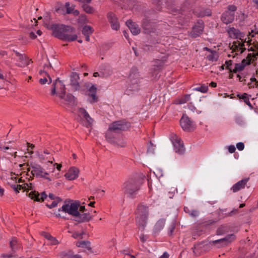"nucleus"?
Here are the masks:
<instances>
[{"instance_id":"63","label":"nucleus","mask_w":258,"mask_h":258,"mask_svg":"<svg viewBox=\"0 0 258 258\" xmlns=\"http://www.w3.org/2000/svg\"><path fill=\"white\" fill-rule=\"evenodd\" d=\"M253 3L258 8V0H252Z\"/></svg>"},{"instance_id":"47","label":"nucleus","mask_w":258,"mask_h":258,"mask_svg":"<svg viewBox=\"0 0 258 258\" xmlns=\"http://www.w3.org/2000/svg\"><path fill=\"white\" fill-rule=\"evenodd\" d=\"M237 8L234 5H230L228 7V10L229 12L234 13V12L236 10Z\"/></svg>"},{"instance_id":"36","label":"nucleus","mask_w":258,"mask_h":258,"mask_svg":"<svg viewBox=\"0 0 258 258\" xmlns=\"http://www.w3.org/2000/svg\"><path fill=\"white\" fill-rule=\"evenodd\" d=\"M199 17L209 16L211 15V12L209 9L202 10L199 14H197Z\"/></svg>"},{"instance_id":"1","label":"nucleus","mask_w":258,"mask_h":258,"mask_svg":"<svg viewBox=\"0 0 258 258\" xmlns=\"http://www.w3.org/2000/svg\"><path fill=\"white\" fill-rule=\"evenodd\" d=\"M80 204L81 203L79 201H76L75 202H66L58 211L75 217L79 222L90 220L91 219V216L89 213L81 214L79 211L78 208Z\"/></svg>"},{"instance_id":"33","label":"nucleus","mask_w":258,"mask_h":258,"mask_svg":"<svg viewBox=\"0 0 258 258\" xmlns=\"http://www.w3.org/2000/svg\"><path fill=\"white\" fill-rule=\"evenodd\" d=\"M76 245L79 247H82L87 249H90V243L87 241H78L76 243Z\"/></svg>"},{"instance_id":"49","label":"nucleus","mask_w":258,"mask_h":258,"mask_svg":"<svg viewBox=\"0 0 258 258\" xmlns=\"http://www.w3.org/2000/svg\"><path fill=\"white\" fill-rule=\"evenodd\" d=\"M50 243L51 245H56L59 243V241L55 237H52L50 240H49Z\"/></svg>"},{"instance_id":"61","label":"nucleus","mask_w":258,"mask_h":258,"mask_svg":"<svg viewBox=\"0 0 258 258\" xmlns=\"http://www.w3.org/2000/svg\"><path fill=\"white\" fill-rule=\"evenodd\" d=\"M210 85L212 87H216V86H217V84L216 83L214 82H212L211 83H210Z\"/></svg>"},{"instance_id":"23","label":"nucleus","mask_w":258,"mask_h":258,"mask_svg":"<svg viewBox=\"0 0 258 258\" xmlns=\"http://www.w3.org/2000/svg\"><path fill=\"white\" fill-rule=\"evenodd\" d=\"M16 55L18 57V66L20 67H24L28 66L30 63V60L26 56L20 54L19 52H16Z\"/></svg>"},{"instance_id":"57","label":"nucleus","mask_w":258,"mask_h":258,"mask_svg":"<svg viewBox=\"0 0 258 258\" xmlns=\"http://www.w3.org/2000/svg\"><path fill=\"white\" fill-rule=\"evenodd\" d=\"M29 36L31 39H35L36 38V35L35 34L34 32H31L29 34Z\"/></svg>"},{"instance_id":"4","label":"nucleus","mask_w":258,"mask_h":258,"mask_svg":"<svg viewBox=\"0 0 258 258\" xmlns=\"http://www.w3.org/2000/svg\"><path fill=\"white\" fill-rule=\"evenodd\" d=\"M248 53L246 58L243 59L241 62L234 64L233 73L239 72L244 69L246 66L258 58V43L254 44L248 49Z\"/></svg>"},{"instance_id":"38","label":"nucleus","mask_w":258,"mask_h":258,"mask_svg":"<svg viewBox=\"0 0 258 258\" xmlns=\"http://www.w3.org/2000/svg\"><path fill=\"white\" fill-rule=\"evenodd\" d=\"M64 255L63 258H82L81 256L79 254H72L70 252L68 253H63Z\"/></svg>"},{"instance_id":"59","label":"nucleus","mask_w":258,"mask_h":258,"mask_svg":"<svg viewBox=\"0 0 258 258\" xmlns=\"http://www.w3.org/2000/svg\"><path fill=\"white\" fill-rule=\"evenodd\" d=\"M80 209H79V211L80 212H84L85 211V207L84 206H80Z\"/></svg>"},{"instance_id":"39","label":"nucleus","mask_w":258,"mask_h":258,"mask_svg":"<svg viewBox=\"0 0 258 258\" xmlns=\"http://www.w3.org/2000/svg\"><path fill=\"white\" fill-rule=\"evenodd\" d=\"M190 98V97L189 95H186L184 97L180 98L177 103L180 104L185 103L189 100Z\"/></svg>"},{"instance_id":"64","label":"nucleus","mask_w":258,"mask_h":258,"mask_svg":"<svg viewBox=\"0 0 258 258\" xmlns=\"http://www.w3.org/2000/svg\"><path fill=\"white\" fill-rule=\"evenodd\" d=\"M48 197L51 200H54V196L53 194H49Z\"/></svg>"},{"instance_id":"45","label":"nucleus","mask_w":258,"mask_h":258,"mask_svg":"<svg viewBox=\"0 0 258 258\" xmlns=\"http://www.w3.org/2000/svg\"><path fill=\"white\" fill-rule=\"evenodd\" d=\"M175 224L174 222L171 223L168 229V234L171 236L174 231Z\"/></svg>"},{"instance_id":"60","label":"nucleus","mask_w":258,"mask_h":258,"mask_svg":"<svg viewBox=\"0 0 258 258\" xmlns=\"http://www.w3.org/2000/svg\"><path fill=\"white\" fill-rule=\"evenodd\" d=\"M4 189L0 186V196L2 197L4 195Z\"/></svg>"},{"instance_id":"5","label":"nucleus","mask_w":258,"mask_h":258,"mask_svg":"<svg viewBox=\"0 0 258 258\" xmlns=\"http://www.w3.org/2000/svg\"><path fill=\"white\" fill-rule=\"evenodd\" d=\"M136 220L138 225L143 229L146 226L149 216V207L144 203L139 204L136 212Z\"/></svg>"},{"instance_id":"8","label":"nucleus","mask_w":258,"mask_h":258,"mask_svg":"<svg viewBox=\"0 0 258 258\" xmlns=\"http://www.w3.org/2000/svg\"><path fill=\"white\" fill-rule=\"evenodd\" d=\"M31 173L33 175H35L36 177L43 178L49 181H52L59 177V173L52 174L50 176V174L51 173V168L49 169L47 168V170H46L40 166L33 167L32 168Z\"/></svg>"},{"instance_id":"24","label":"nucleus","mask_w":258,"mask_h":258,"mask_svg":"<svg viewBox=\"0 0 258 258\" xmlns=\"http://www.w3.org/2000/svg\"><path fill=\"white\" fill-rule=\"evenodd\" d=\"M204 49L209 52V54L206 55L207 60L211 62L216 61L219 58L218 53L215 50H212L208 47H204Z\"/></svg>"},{"instance_id":"54","label":"nucleus","mask_w":258,"mask_h":258,"mask_svg":"<svg viewBox=\"0 0 258 258\" xmlns=\"http://www.w3.org/2000/svg\"><path fill=\"white\" fill-rule=\"evenodd\" d=\"M111 74H112V71H110L109 69H108L107 74H103L102 75V76L103 77H107V76H110Z\"/></svg>"},{"instance_id":"51","label":"nucleus","mask_w":258,"mask_h":258,"mask_svg":"<svg viewBox=\"0 0 258 258\" xmlns=\"http://www.w3.org/2000/svg\"><path fill=\"white\" fill-rule=\"evenodd\" d=\"M199 212L197 210H191L189 213V214L192 217H197L199 215Z\"/></svg>"},{"instance_id":"6","label":"nucleus","mask_w":258,"mask_h":258,"mask_svg":"<svg viewBox=\"0 0 258 258\" xmlns=\"http://www.w3.org/2000/svg\"><path fill=\"white\" fill-rule=\"evenodd\" d=\"M51 95H56L60 99L71 102L74 101V97L70 94L66 95V87L63 82L56 79L53 83V87L51 92Z\"/></svg>"},{"instance_id":"15","label":"nucleus","mask_w":258,"mask_h":258,"mask_svg":"<svg viewBox=\"0 0 258 258\" xmlns=\"http://www.w3.org/2000/svg\"><path fill=\"white\" fill-rule=\"evenodd\" d=\"M227 32L231 38L243 40L244 38V34L234 27H229L227 29Z\"/></svg>"},{"instance_id":"53","label":"nucleus","mask_w":258,"mask_h":258,"mask_svg":"<svg viewBox=\"0 0 258 258\" xmlns=\"http://www.w3.org/2000/svg\"><path fill=\"white\" fill-rule=\"evenodd\" d=\"M10 148L9 147H5L3 146L2 145H0V150L3 152H6L7 150H8Z\"/></svg>"},{"instance_id":"11","label":"nucleus","mask_w":258,"mask_h":258,"mask_svg":"<svg viewBox=\"0 0 258 258\" xmlns=\"http://www.w3.org/2000/svg\"><path fill=\"white\" fill-rule=\"evenodd\" d=\"M78 114L81 118L84 125L89 127L92 125L93 120L84 109L79 108Z\"/></svg>"},{"instance_id":"29","label":"nucleus","mask_w":258,"mask_h":258,"mask_svg":"<svg viewBox=\"0 0 258 258\" xmlns=\"http://www.w3.org/2000/svg\"><path fill=\"white\" fill-rule=\"evenodd\" d=\"M50 154L48 150H44L42 153L39 154L38 156L40 159L43 160H47L48 162L52 163L54 161V158Z\"/></svg>"},{"instance_id":"34","label":"nucleus","mask_w":258,"mask_h":258,"mask_svg":"<svg viewBox=\"0 0 258 258\" xmlns=\"http://www.w3.org/2000/svg\"><path fill=\"white\" fill-rule=\"evenodd\" d=\"M93 32V28L89 25L85 26L82 29V33L84 35H91Z\"/></svg>"},{"instance_id":"56","label":"nucleus","mask_w":258,"mask_h":258,"mask_svg":"<svg viewBox=\"0 0 258 258\" xmlns=\"http://www.w3.org/2000/svg\"><path fill=\"white\" fill-rule=\"evenodd\" d=\"M168 257H169V254H168L167 252H165L159 258H168Z\"/></svg>"},{"instance_id":"3","label":"nucleus","mask_w":258,"mask_h":258,"mask_svg":"<svg viewBox=\"0 0 258 258\" xmlns=\"http://www.w3.org/2000/svg\"><path fill=\"white\" fill-rule=\"evenodd\" d=\"M53 30L55 37L66 41H72L77 38L74 29L71 26L56 25L53 27Z\"/></svg>"},{"instance_id":"14","label":"nucleus","mask_w":258,"mask_h":258,"mask_svg":"<svg viewBox=\"0 0 258 258\" xmlns=\"http://www.w3.org/2000/svg\"><path fill=\"white\" fill-rule=\"evenodd\" d=\"M180 125L182 129L187 132L194 130L195 126L189 118L185 115H183L180 119Z\"/></svg>"},{"instance_id":"18","label":"nucleus","mask_w":258,"mask_h":258,"mask_svg":"<svg viewBox=\"0 0 258 258\" xmlns=\"http://www.w3.org/2000/svg\"><path fill=\"white\" fill-rule=\"evenodd\" d=\"M79 170L75 167L70 168L67 172L65 174V177L69 180H72L76 179L79 176Z\"/></svg>"},{"instance_id":"12","label":"nucleus","mask_w":258,"mask_h":258,"mask_svg":"<svg viewBox=\"0 0 258 258\" xmlns=\"http://www.w3.org/2000/svg\"><path fill=\"white\" fill-rule=\"evenodd\" d=\"M230 49L232 54H229V55L234 57L236 55L243 53L245 50L246 48L244 42L237 41L233 43Z\"/></svg>"},{"instance_id":"62","label":"nucleus","mask_w":258,"mask_h":258,"mask_svg":"<svg viewBox=\"0 0 258 258\" xmlns=\"http://www.w3.org/2000/svg\"><path fill=\"white\" fill-rule=\"evenodd\" d=\"M85 36V39L86 41H89L90 40V35H84Z\"/></svg>"},{"instance_id":"25","label":"nucleus","mask_w":258,"mask_h":258,"mask_svg":"<svg viewBox=\"0 0 258 258\" xmlns=\"http://www.w3.org/2000/svg\"><path fill=\"white\" fill-rule=\"evenodd\" d=\"M234 19V13H232L229 11L224 13L221 17V20L225 24H228L232 23Z\"/></svg>"},{"instance_id":"9","label":"nucleus","mask_w":258,"mask_h":258,"mask_svg":"<svg viewBox=\"0 0 258 258\" xmlns=\"http://www.w3.org/2000/svg\"><path fill=\"white\" fill-rule=\"evenodd\" d=\"M123 189L125 194L128 197L133 198L137 194L139 186L136 180L131 179L124 183Z\"/></svg>"},{"instance_id":"43","label":"nucleus","mask_w":258,"mask_h":258,"mask_svg":"<svg viewBox=\"0 0 258 258\" xmlns=\"http://www.w3.org/2000/svg\"><path fill=\"white\" fill-rule=\"evenodd\" d=\"M208 87L206 86H202L200 87L194 88V90L195 91H199L202 93H206L208 91Z\"/></svg>"},{"instance_id":"52","label":"nucleus","mask_w":258,"mask_h":258,"mask_svg":"<svg viewBox=\"0 0 258 258\" xmlns=\"http://www.w3.org/2000/svg\"><path fill=\"white\" fill-rule=\"evenodd\" d=\"M140 239L142 242H145L147 240L148 236L144 234H141L140 235Z\"/></svg>"},{"instance_id":"28","label":"nucleus","mask_w":258,"mask_h":258,"mask_svg":"<svg viewBox=\"0 0 258 258\" xmlns=\"http://www.w3.org/2000/svg\"><path fill=\"white\" fill-rule=\"evenodd\" d=\"M165 223V220L164 219H159L155 224L154 229L153 233L156 234L160 232L162 229L164 227Z\"/></svg>"},{"instance_id":"35","label":"nucleus","mask_w":258,"mask_h":258,"mask_svg":"<svg viewBox=\"0 0 258 258\" xmlns=\"http://www.w3.org/2000/svg\"><path fill=\"white\" fill-rule=\"evenodd\" d=\"M251 83L250 86L251 87H256L258 86V71H256V77H252L250 79Z\"/></svg>"},{"instance_id":"46","label":"nucleus","mask_w":258,"mask_h":258,"mask_svg":"<svg viewBox=\"0 0 258 258\" xmlns=\"http://www.w3.org/2000/svg\"><path fill=\"white\" fill-rule=\"evenodd\" d=\"M55 165L56 166V169L58 171H59L61 170V168L62 167L61 164L55 163L53 165L52 167L51 168V173L54 171Z\"/></svg>"},{"instance_id":"41","label":"nucleus","mask_w":258,"mask_h":258,"mask_svg":"<svg viewBox=\"0 0 258 258\" xmlns=\"http://www.w3.org/2000/svg\"><path fill=\"white\" fill-rule=\"evenodd\" d=\"M65 7L67 9V13L71 14L73 11L75 9V6L74 5H72L70 6V4L69 2L66 3L65 4Z\"/></svg>"},{"instance_id":"31","label":"nucleus","mask_w":258,"mask_h":258,"mask_svg":"<svg viewBox=\"0 0 258 258\" xmlns=\"http://www.w3.org/2000/svg\"><path fill=\"white\" fill-rule=\"evenodd\" d=\"M10 244L12 250L14 252L21 248V245L18 242L15 238H13L10 241Z\"/></svg>"},{"instance_id":"27","label":"nucleus","mask_w":258,"mask_h":258,"mask_svg":"<svg viewBox=\"0 0 258 258\" xmlns=\"http://www.w3.org/2000/svg\"><path fill=\"white\" fill-rule=\"evenodd\" d=\"M126 24L133 34L137 35L140 33V29L136 23L129 20L126 22Z\"/></svg>"},{"instance_id":"21","label":"nucleus","mask_w":258,"mask_h":258,"mask_svg":"<svg viewBox=\"0 0 258 258\" xmlns=\"http://www.w3.org/2000/svg\"><path fill=\"white\" fill-rule=\"evenodd\" d=\"M12 187L16 192L18 193L21 189H23L24 191L31 190L32 189V184L31 183H22V184L13 185Z\"/></svg>"},{"instance_id":"7","label":"nucleus","mask_w":258,"mask_h":258,"mask_svg":"<svg viewBox=\"0 0 258 258\" xmlns=\"http://www.w3.org/2000/svg\"><path fill=\"white\" fill-rule=\"evenodd\" d=\"M141 77L138 72L132 71L127 81V86L125 92L127 95L133 94L140 89Z\"/></svg>"},{"instance_id":"44","label":"nucleus","mask_w":258,"mask_h":258,"mask_svg":"<svg viewBox=\"0 0 258 258\" xmlns=\"http://www.w3.org/2000/svg\"><path fill=\"white\" fill-rule=\"evenodd\" d=\"M83 232H76L73 233L72 237L75 239H82L83 238Z\"/></svg>"},{"instance_id":"10","label":"nucleus","mask_w":258,"mask_h":258,"mask_svg":"<svg viewBox=\"0 0 258 258\" xmlns=\"http://www.w3.org/2000/svg\"><path fill=\"white\" fill-rule=\"evenodd\" d=\"M170 139L174 147L175 152L179 154H183L184 152L185 148L180 138L176 135L172 134L170 135Z\"/></svg>"},{"instance_id":"58","label":"nucleus","mask_w":258,"mask_h":258,"mask_svg":"<svg viewBox=\"0 0 258 258\" xmlns=\"http://www.w3.org/2000/svg\"><path fill=\"white\" fill-rule=\"evenodd\" d=\"M53 236H52L51 235H50L49 234H46L45 235V237L48 239L49 241L51 240V239L52 238Z\"/></svg>"},{"instance_id":"42","label":"nucleus","mask_w":258,"mask_h":258,"mask_svg":"<svg viewBox=\"0 0 258 258\" xmlns=\"http://www.w3.org/2000/svg\"><path fill=\"white\" fill-rule=\"evenodd\" d=\"M60 199L58 198H57L56 200H54L51 204H46V206L48 207L49 208H52L53 207H56L59 201H60Z\"/></svg>"},{"instance_id":"19","label":"nucleus","mask_w":258,"mask_h":258,"mask_svg":"<svg viewBox=\"0 0 258 258\" xmlns=\"http://www.w3.org/2000/svg\"><path fill=\"white\" fill-rule=\"evenodd\" d=\"M107 17L111 24L112 29L115 30L119 29V24L115 15L113 13L109 12L107 14Z\"/></svg>"},{"instance_id":"30","label":"nucleus","mask_w":258,"mask_h":258,"mask_svg":"<svg viewBox=\"0 0 258 258\" xmlns=\"http://www.w3.org/2000/svg\"><path fill=\"white\" fill-rule=\"evenodd\" d=\"M237 96L240 99L242 100L250 108H252V106L249 101L251 95L247 93L239 94Z\"/></svg>"},{"instance_id":"22","label":"nucleus","mask_w":258,"mask_h":258,"mask_svg":"<svg viewBox=\"0 0 258 258\" xmlns=\"http://www.w3.org/2000/svg\"><path fill=\"white\" fill-rule=\"evenodd\" d=\"M235 238V236L233 234L228 235L226 236L225 238L213 241L212 242L214 244L217 243H221V246H223L227 244L228 243L231 242L233 240H234Z\"/></svg>"},{"instance_id":"37","label":"nucleus","mask_w":258,"mask_h":258,"mask_svg":"<svg viewBox=\"0 0 258 258\" xmlns=\"http://www.w3.org/2000/svg\"><path fill=\"white\" fill-rule=\"evenodd\" d=\"M224 66L226 69L229 70L231 72H233L234 66L232 64V60L226 61Z\"/></svg>"},{"instance_id":"17","label":"nucleus","mask_w":258,"mask_h":258,"mask_svg":"<svg viewBox=\"0 0 258 258\" xmlns=\"http://www.w3.org/2000/svg\"><path fill=\"white\" fill-rule=\"evenodd\" d=\"M29 197L31 199L37 202L44 201L47 198V195L45 192H42L40 194L37 191L34 190L31 191L29 194Z\"/></svg>"},{"instance_id":"26","label":"nucleus","mask_w":258,"mask_h":258,"mask_svg":"<svg viewBox=\"0 0 258 258\" xmlns=\"http://www.w3.org/2000/svg\"><path fill=\"white\" fill-rule=\"evenodd\" d=\"M39 73L42 76V78L39 79V83L41 84H49L52 82V79L47 73L43 71H41Z\"/></svg>"},{"instance_id":"32","label":"nucleus","mask_w":258,"mask_h":258,"mask_svg":"<svg viewBox=\"0 0 258 258\" xmlns=\"http://www.w3.org/2000/svg\"><path fill=\"white\" fill-rule=\"evenodd\" d=\"M83 11L89 14H93L95 12V9L90 5L85 3L82 6Z\"/></svg>"},{"instance_id":"48","label":"nucleus","mask_w":258,"mask_h":258,"mask_svg":"<svg viewBox=\"0 0 258 258\" xmlns=\"http://www.w3.org/2000/svg\"><path fill=\"white\" fill-rule=\"evenodd\" d=\"M236 147L239 151H242L244 148V145L242 142H239L236 144Z\"/></svg>"},{"instance_id":"40","label":"nucleus","mask_w":258,"mask_h":258,"mask_svg":"<svg viewBox=\"0 0 258 258\" xmlns=\"http://www.w3.org/2000/svg\"><path fill=\"white\" fill-rule=\"evenodd\" d=\"M78 22L82 24H85L89 22L87 16L85 15H82L78 19Z\"/></svg>"},{"instance_id":"2","label":"nucleus","mask_w":258,"mask_h":258,"mask_svg":"<svg viewBox=\"0 0 258 258\" xmlns=\"http://www.w3.org/2000/svg\"><path fill=\"white\" fill-rule=\"evenodd\" d=\"M130 127V123L124 121H114L109 126L108 129L106 132L105 138L106 140L114 145L119 147H124L125 143L124 142L117 143L116 139L112 135L113 132H117L118 131L126 130Z\"/></svg>"},{"instance_id":"55","label":"nucleus","mask_w":258,"mask_h":258,"mask_svg":"<svg viewBox=\"0 0 258 258\" xmlns=\"http://www.w3.org/2000/svg\"><path fill=\"white\" fill-rule=\"evenodd\" d=\"M71 14H72L74 16H78L79 15V11L77 10L74 9Z\"/></svg>"},{"instance_id":"20","label":"nucleus","mask_w":258,"mask_h":258,"mask_svg":"<svg viewBox=\"0 0 258 258\" xmlns=\"http://www.w3.org/2000/svg\"><path fill=\"white\" fill-rule=\"evenodd\" d=\"M204 29V24L203 22H198L192 28L190 35L192 37H196L200 35Z\"/></svg>"},{"instance_id":"50","label":"nucleus","mask_w":258,"mask_h":258,"mask_svg":"<svg viewBox=\"0 0 258 258\" xmlns=\"http://www.w3.org/2000/svg\"><path fill=\"white\" fill-rule=\"evenodd\" d=\"M228 150L230 153H233L235 151V147L234 145H230L228 147Z\"/></svg>"},{"instance_id":"13","label":"nucleus","mask_w":258,"mask_h":258,"mask_svg":"<svg viewBox=\"0 0 258 258\" xmlns=\"http://www.w3.org/2000/svg\"><path fill=\"white\" fill-rule=\"evenodd\" d=\"M87 95L90 98V102H96L98 100V98L96 96L97 87L96 85L92 84H89L87 86Z\"/></svg>"},{"instance_id":"16","label":"nucleus","mask_w":258,"mask_h":258,"mask_svg":"<svg viewBox=\"0 0 258 258\" xmlns=\"http://www.w3.org/2000/svg\"><path fill=\"white\" fill-rule=\"evenodd\" d=\"M249 178H244L238 181L233 185L231 188V190L233 192H236L245 188L247 182L249 181Z\"/></svg>"}]
</instances>
